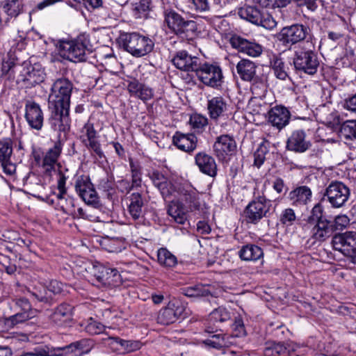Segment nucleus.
<instances>
[{
    "label": "nucleus",
    "instance_id": "1",
    "mask_svg": "<svg viewBox=\"0 0 356 356\" xmlns=\"http://www.w3.org/2000/svg\"><path fill=\"white\" fill-rule=\"evenodd\" d=\"M163 15V26L177 36L188 40L196 36L197 28L195 21L185 19L171 8H165Z\"/></svg>",
    "mask_w": 356,
    "mask_h": 356
},
{
    "label": "nucleus",
    "instance_id": "2",
    "mask_svg": "<svg viewBox=\"0 0 356 356\" xmlns=\"http://www.w3.org/2000/svg\"><path fill=\"white\" fill-rule=\"evenodd\" d=\"M63 143L58 140L51 147H49L45 152H43L42 157L37 152H34L35 161L40 165L44 176L67 178L60 171L61 165L58 162L63 150Z\"/></svg>",
    "mask_w": 356,
    "mask_h": 356
},
{
    "label": "nucleus",
    "instance_id": "3",
    "mask_svg": "<svg viewBox=\"0 0 356 356\" xmlns=\"http://www.w3.org/2000/svg\"><path fill=\"white\" fill-rule=\"evenodd\" d=\"M118 42L122 48L135 57L146 56L154 46L151 38L136 32L120 33Z\"/></svg>",
    "mask_w": 356,
    "mask_h": 356
},
{
    "label": "nucleus",
    "instance_id": "4",
    "mask_svg": "<svg viewBox=\"0 0 356 356\" xmlns=\"http://www.w3.org/2000/svg\"><path fill=\"white\" fill-rule=\"evenodd\" d=\"M91 49L89 35L82 33L72 40L62 41L60 44L61 55L66 59L76 63L86 59V52Z\"/></svg>",
    "mask_w": 356,
    "mask_h": 356
},
{
    "label": "nucleus",
    "instance_id": "5",
    "mask_svg": "<svg viewBox=\"0 0 356 356\" xmlns=\"http://www.w3.org/2000/svg\"><path fill=\"white\" fill-rule=\"evenodd\" d=\"M293 63L297 70L308 74H314L319 63L314 51L313 44L308 41L302 42L295 51Z\"/></svg>",
    "mask_w": 356,
    "mask_h": 356
},
{
    "label": "nucleus",
    "instance_id": "6",
    "mask_svg": "<svg viewBox=\"0 0 356 356\" xmlns=\"http://www.w3.org/2000/svg\"><path fill=\"white\" fill-rule=\"evenodd\" d=\"M73 84L67 79H56L51 88L49 107L70 108Z\"/></svg>",
    "mask_w": 356,
    "mask_h": 356
},
{
    "label": "nucleus",
    "instance_id": "7",
    "mask_svg": "<svg viewBox=\"0 0 356 356\" xmlns=\"http://www.w3.org/2000/svg\"><path fill=\"white\" fill-rule=\"evenodd\" d=\"M238 16L254 24L259 25L269 30L274 29L276 21L268 13H263L254 6H244L238 10Z\"/></svg>",
    "mask_w": 356,
    "mask_h": 356
},
{
    "label": "nucleus",
    "instance_id": "8",
    "mask_svg": "<svg viewBox=\"0 0 356 356\" xmlns=\"http://www.w3.org/2000/svg\"><path fill=\"white\" fill-rule=\"evenodd\" d=\"M309 33V27L300 24L282 29L277 34V40L286 47L303 42Z\"/></svg>",
    "mask_w": 356,
    "mask_h": 356
},
{
    "label": "nucleus",
    "instance_id": "9",
    "mask_svg": "<svg viewBox=\"0 0 356 356\" xmlns=\"http://www.w3.org/2000/svg\"><path fill=\"white\" fill-rule=\"evenodd\" d=\"M195 72L198 79L207 86L217 88L222 83V70L217 65L208 63H199Z\"/></svg>",
    "mask_w": 356,
    "mask_h": 356
},
{
    "label": "nucleus",
    "instance_id": "10",
    "mask_svg": "<svg viewBox=\"0 0 356 356\" xmlns=\"http://www.w3.org/2000/svg\"><path fill=\"white\" fill-rule=\"evenodd\" d=\"M350 196L349 188L341 181L332 182L325 189L323 198L334 208L342 207Z\"/></svg>",
    "mask_w": 356,
    "mask_h": 356
},
{
    "label": "nucleus",
    "instance_id": "11",
    "mask_svg": "<svg viewBox=\"0 0 356 356\" xmlns=\"http://www.w3.org/2000/svg\"><path fill=\"white\" fill-rule=\"evenodd\" d=\"M12 303L15 305L16 314L5 319V323L8 327H14L34 316L35 312L31 309L28 299L23 298L13 300Z\"/></svg>",
    "mask_w": 356,
    "mask_h": 356
},
{
    "label": "nucleus",
    "instance_id": "12",
    "mask_svg": "<svg viewBox=\"0 0 356 356\" xmlns=\"http://www.w3.org/2000/svg\"><path fill=\"white\" fill-rule=\"evenodd\" d=\"M79 139L89 150L94 152L100 158L103 156L98 132L95 129L94 124L90 120L81 129Z\"/></svg>",
    "mask_w": 356,
    "mask_h": 356
},
{
    "label": "nucleus",
    "instance_id": "13",
    "mask_svg": "<svg viewBox=\"0 0 356 356\" xmlns=\"http://www.w3.org/2000/svg\"><path fill=\"white\" fill-rule=\"evenodd\" d=\"M185 307L177 299H172L167 306L161 309L157 317V321L162 325H169L177 321L184 314Z\"/></svg>",
    "mask_w": 356,
    "mask_h": 356
},
{
    "label": "nucleus",
    "instance_id": "14",
    "mask_svg": "<svg viewBox=\"0 0 356 356\" xmlns=\"http://www.w3.org/2000/svg\"><path fill=\"white\" fill-rule=\"evenodd\" d=\"M269 211V205L263 197H259L249 203L244 211V216L248 223L257 224L266 216Z\"/></svg>",
    "mask_w": 356,
    "mask_h": 356
},
{
    "label": "nucleus",
    "instance_id": "15",
    "mask_svg": "<svg viewBox=\"0 0 356 356\" xmlns=\"http://www.w3.org/2000/svg\"><path fill=\"white\" fill-rule=\"evenodd\" d=\"M51 115L49 124L51 128L58 133H66L70 129V108L49 107Z\"/></svg>",
    "mask_w": 356,
    "mask_h": 356
},
{
    "label": "nucleus",
    "instance_id": "16",
    "mask_svg": "<svg viewBox=\"0 0 356 356\" xmlns=\"http://www.w3.org/2000/svg\"><path fill=\"white\" fill-rule=\"evenodd\" d=\"M236 149V143L229 135H221L216 138L213 145V151L219 160L227 161Z\"/></svg>",
    "mask_w": 356,
    "mask_h": 356
},
{
    "label": "nucleus",
    "instance_id": "17",
    "mask_svg": "<svg viewBox=\"0 0 356 356\" xmlns=\"http://www.w3.org/2000/svg\"><path fill=\"white\" fill-rule=\"evenodd\" d=\"M25 119L29 125L35 130H41L43 126L44 114L39 104L26 101L24 106Z\"/></svg>",
    "mask_w": 356,
    "mask_h": 356
},
{
    "label": "nucleus",
    "instance_id": "18",
    "mask_svg": "<svg viewBox=\"0 0 356 356\" xmlns=\"http://www.w3.org/2000/svg\"><path fill=\"white\" fill-rule=\"evenodd\" d=\"M13 154V141L10 138L0 140V163L6 176H12L16 170V166L10 161Z\"/></svg>",
    "mask_w": 356,
    "mask_h": 356
},
{
    "label": "nucleus",
    "instance_id": "19",
    "mask_svg": "<svg viewBox=\"0 0 356 356\" xmlns=\"http://www.w3.org/2000/svg\"><path fill=\"white\" fill-rule=\"evenodd\" d=\"M229 42L232 47L239 52L245 54L252 57H257L260 56L263 51L261 45L237 35L232 36L230 38Z\"/></svg>",
    "mask_w": 356,
    "mask_h": 356
},
{
    "label": "nucleus",
    "instance_id": "20",
    "mask_svg": "<svg viewBox=\"0 0 356 356\" xmlns=\"http://www.w3.org/2000/svg\"><path fill=\"white\" fill-rule=\"evenodd\" d=\"M290 118L291 113L284 106H275L268 112V122L279 130L289 124Z\"/></svg>",
    "mask_w": 356,
    "mask_h": 356
},
{
    "label": "nucleus",
    "instance_id": "21",
    "mask_svg": "<svg viewBox=\"0 0 356 356\" xmlns=\"http://www.w3.org/2000/svg\"><path fill=\"white\" fill-rule=\"evenodd\" d=\"M75 188L79 195L86 204H97L98 203L99 197L90 179H77Z\"/></svg>",
    "mask_w": 356,
    "mask_h": 356
},
{
    "label": "nucleus",
    "instance_id": "22",
    "mask_svg": "<svg viewBox=\"0 0 356 356\" xmlns=\"http://www.w3.org/2000/svg\"><path fill=\"white\" fill-rule=\"evenodd\" d=\"M95 346V341L91 339H82L71 343L70 344L58 348L57 351L59 353L55 354L57 356L65 355L68 353H78L79 355L88 353Z\"/></svg>",
    "mask_w": 356,
    "mask_h": 356
},
{
    "label": "nucleus",
    "instance_id": "23",
    "mask_svg": "<svg viewBox=\"0 0 356 356\" xmlns=\"http://www.w3.org/2000/svg\"><path fill=\"white\" fill-rule=\"evenodd\" d=\"M172 62L177 69L187 72H195L200 63L197 57L191 56L186 51L177 52Z\"/></svg>",
    "mask_w": 356,
    "mask_h": 356
},
{
    "label": "nucleus",
    "instance_id": "24",
    "mask_svg": "<svg viewBox=\"0 0 356 356\" xmlns=\"http://www.w3.org/2000/svg\"><path fill=\"white\" fill-rule=\"evenodd\" d=\"M310 146L311 143L306 139L305 132L302 130L293 131L286 141L287 149L296 152H305Z\"/></svg>",
    "mask_w": 356,
    "mask_h": 356
},
{
    "label": "nucleus",
    "instance_id": "25",
    "mask_svg": "<svg viewBox=\"0 0 356 356\" xmlns=\"http://www.w3.org/2000/svg\"><path fill=\"white\" fill-rule=\"evenodd\" d=\"M333 248L343 254L353 246H356V232H347L343 234H336L332 240Z\"/></svg>",
    "mask_w": 356,
    "mask_h": 356
},
{
    "label": "nucleus",
    "instance_id": "26",
    "mask_svg": "<svg viewBox=\"0 0 356 356\" xmlns=\"http://www.w3.org/2000/svg\"><path fill=\"white\" fill-rule=\"evenodd\" d=\"M127 90L131 96L138 98L144 102L154 97L153 89L137 79H132L129 81Z\"/></svg>",
    "mask_w": 356,
    "mask_h": 356
},
{
    "label": "nucleus",
    "instance_id": "27",
    "mask_svg": "<svg viewBox=\"0 0 356 356\" xmlns=\"http://www.w3.org/2000/svg\"><path fill=\"white\" fill-rule=\"evenodd\" d=\"M228 107L227 101L222 96L212 97L207 100V111L211 120H217L223 117Z\"/></svg>",
    "mask_w": 356,
    "mask_h": 356
},
{
    "label": "nucleus",
    "instance_id": "28",
    "mask_svg": "<svg viewBox=\"0 0 356 356\" xmlns=\"http://www.w3.org/2000/svg\"><path fill=\"white\" fill-rule=\"evenodd\" d=\"M179 193L183 196L182 201L185 204L187 211H193L200 209V202L199 200V195L191 186H189L186 183L182 187H179Z\"/></svg>",
    "mask_w": 356,
    "mask_h": 356
},
{
    "label": "nucleus",
    "instance_id": "29",
    "mask_svg": "<svg viewBox=\"0 0 356 356\" xmlns=\"http://www.w3.org/2000/svg\"><path fill=\"white\" fill-rule=\"evenodd\" d=\"M73 310L72 305L66 302L61 303L54 309L51 316V319L58 325H63L72 321Z\"/></svg>",
    "mask_w": 356,
    "mask_h": 356
},
{
    "label": "nucleus",
    "instance_id": "30",
    "mask_svg": "<svg viewBox=\"0 0 356 356\" xmlns=\"http://www.w3.org/2000/svg\"><path fill=\"white\" fill-rule=\"evenodd\" d=\"M334 232L335 230L331 220L327 219L316 222L312 230V238L321 242L331 237Z\"/></svg>",
    "mask_w": 356,
    "mask_h": 356
},
{
    "label": "nucleus",
    "instance_id": "31",
    "mask_svg": "<svg viewBox=\"0 0 356 356\" xmlns=\"http://www.w3.org/2000/svg\"><path fill=\"white\" fill-rule=\"evenodd\" d=\"M195 162L202 172L211 177L216 176L217 165L213 157L204 153H199L195 156Z\"/></svg>",
    "mask_w": 356,
    "mask_h": 356
},
{
    "label": "nucleus",
    "instance_id": "32",
    "mask_svg": "<svg viewBox=\"0 0 356 356\" xmlns=\"http://www.w3.org/2000/svg\"><path fill=\"white\" fill-rule=\"evenodd\" d=\"M22 81L30 86H35L43 81L44 76L43 71L38 66L28 65L23 67L21 72Z\"/></svg>",
    "mask_w": 356,
    "mask_h": 356
},
{
    "label": "nucleus",
    "instance_id": "33",
    "mask_svg": "<svg viewBox=\"0 0 356 356\" xmlns=\"http://www.w3.org/2000/svg\"><path fill=\"white\" fill-rule=\"evenodd\" d=\"M173 143L182 151L192 152L196 147L197 138L193 134H184L176 132L173 136Z\"/></svg>",
    "mask_w": 356,
    "mask_h": 356
},
{
    "label": "nucleus",
    "instance_id": "34",
    "mask_svg": "<svg viewBox=\"0 0 356 356\" xmlns=\"http://www.w3.org/2000/svg\"><path fill=\"white\" fill-rule=\"evenodd\" d=\"M257 66L252 61L241 60L236 65V70L241 79L245 81H252L256 75Z\"/></svg>",
    "mask_w": 356,
    "mask_h": 356
},
{
    "label": "nucleus",
    "instance_id": "35",
    "mask_svg": "<svg viewBox=\"0 0 356 356\" xmlns=\"http://www.w3.org/2000/svg\"><path fill=\"white\" fill-rule=\"evenodd\" d=\"M154 184L161 191L163 197L166 198L174 193H179V188L182 187L184 184L181 185L177 182V179H153Z\"/></svg>",
    "mask_w": 356,
    "mask_h": 356
},
{
    "label": "nucleus",
    "instance_id": "36",
    "mask_svg": "<svg viewBox=\"0 0 356 356\" xmlns=\"http://www.w3.org/2000/svg\"><path fill=\"white\" fill-rule=\"evenodd\" d=\"M318 120L326 126L334 129L340 124V117L335 111H330L323 107L317 113Z\"/></svg>",
    "mask_w": 356,
    "mask_h": 356
},
{
    "label": "nucleus",
    "instance_id": "37",
    "mask_svg": "<svg viewBox=\"0 0 356 356\" xmlns=\"http://www.w3.org/2000/svg\"><path fill=\"white\" fill-rule=\"evenodd\" d=\"M187 210L179 202L171 201L168 209V213L178 224H184L187 220Z\"/></svg>",
    "mask_w": 356,
    "mask_h": 356
},
{
    "label": "nucleus",
    "instance_id": "38",
    "mask_svg": "<svg viewBox=\"0 0 356 356\" xmlns=\"http://www.w3.org/2000/svg\"><path fill=\"white\" fill-rule=\"evenodd\" d=\"M262 249L253 244H248L241 248L238 252V255L244 261H256L263 257Z\"/></svg>",
    "mask_w": 356,
    "mask_h": 356
},
{
    "label": "nucleus",
    "instance_id": "39",
    "mask_svg": "<svg viewBox=\"0 0 356 356\" xmlns=\"http://www.w3.org/2000/svg\"><path fill=\"white\" fill-rule=\"evenodd\" d=\"M131 12L136 19L145 18L152 9V0H138L131 3Z\"/></svg>",
    "mask_w": 356,
    "mask_h": 356
},
{
    "label": "nucleus",
    "instance_id": "40",
    "mask_svg": "<svg viewBox=\"0 0 356 356\" xmlns=\"http://www.w3.org/2000/svg\"><path fill=\"white\" fill-rule=\"evenodd\" d=\"M92 273L97 280L102 283L108 282L112 277L119 276L117 269L109 268L103 266H93Z\"/></svg>",
    "mask_w": 356,
    "mask_h": 356
},
{
    "label": "nucleus",
    "instance_id": "41",
    "mask_svg": "<svg viewBox=\"0 0 356 356\" xmlns=\"http://www.w3.org/2000/svg\"><path fill=\"white\" fill-rule=\"evenodd\" d=\"M143 201L140 194L134 193L131 194L129 211L134 220L138 219L143 213Z\"/></svg>",
    "mask_w": 356,
    "mask_h": 356
},
{
    "label": "nucleus",
    "instance_id": "42",
    "mask_svg": "<svg viewBox=\"0 0 356 356\" xmlns=\"http://www.w3.org/2000/svg\"><path fill=\"white\" fill-rule=\"evenodd\" d=\"M270 65L276 78L284 81L289 77L288 67L281 58L273 57L270 60Z\"/></svg>",
    "mask_w": 356,
    "mask_h": 356
},
{
    "label": "nucleus",
    "instance_id": "43",
    "mask_svg": "<svg viewBox=\"0 0 356 356\" xmlns=\"http://www.w3.org/2000/svg\"><path fill=\"white\" fill-rule=\"evenodd\" d=\"M22 8V0H6L3 5V12L10 17H17Z\"/></svg>",
    "mask_w": 356,
    "mask_h": 356
},
{
    "label": "nucleus",
    "instance_id": "44",
    "mask_svg": "<svg viewBox=\"0 0 356 356\" xmlns=\"http://www.w3.org/2000/svg\"><path fill=\"white\" fill-rule=\"evenodd\" d=\"M312 195L310 189L307 186H300L289 193V197L294 202L306 204Z\"/></svg>",
    "mask_w": 356,
    "mask_h": 356
},
{
    "label": "nucleus",
    "instance_id": "45",
    "mask_svg": "<svg viewBox=\"0 0 356 356\" xmlns=\"http://www.w3.org/2000/svg\"><path fill=\"white\" fill-rule=\"evenodd\" d=\"M339 135L345 139L353 140L356 138V120H346L339 128Z\"/></svg>",
    "mask_w": 356,
    "mask_h": 356
},
{
    "label": "nucleus",
    "instance_id": "46",
    "mask_svg": "<svg viewBox=\"0 0 356 356\" xmlns=\"http://www.w3.org/2000/svg\"><path fill=\"white\" fill-rule=\"evenodd\" d=\"M184 294L188 297H206L211 294L209 285L196 284L184 289Z\"/></svg>",
    "mask_w": 356,
    "mask_h": 356
},
{
    "label": "nucleus",
    "instance_id": "47",
    "mask_svg": "<svg viewBox=\"0 0 356 356\" xmlns=\"http://www.w3.org/2000/svg\"><path fill=\"white\" fill-rule=\"evenodd\" d=\"M159 263L165 267H173L177 263V257L166 248H160L157 252Z\"/></svg>",
    "mask_w": 356,
    "mask_h": 356
},
{
    "label": "nucleus",
    "instance_id": "48",
    "mask_svg": "<svg viewBox=\"0 0 356 356\" xmlns=\"http://www.w3.org/2000/svg\"><path fill=\"white\" fill-rule=\"evenodd\" d=\"M230 313L224 307H219L213 310L209 316V320L211 323L215 324L216 323H222L230 319Z\"/></svg>",
    "mask_w": 356,
    "mask_h": 356
},
{
    "label": "nucleus",
    "instance_id": "49",
    "mask_svg": "<svg viewBox=\"0 0 356 356\" xmlns=\"http://www.w3.org/2000/svg\"><path fill=\"white\" fill-rule=\"evenodd\" d=\"M120 343V350L123 353H130L141 348L142 343L136 340H124L119 341Z\"/></svg>",
    "mask_w": 356,
    "mask_h": 356
},
{
    "label": "nucleus",
    "instance_id": "50",
    "mask_svg": "<svg viewBox=\"0 0 356 356\" xmlns=\"http://www.w3.org/2000/svg\"><path fill=\"white\" fill-rule=\"evenodd\" d=\"M268 145L267 142L261 143L254 154V165L257 168H259L266 159V155L268 153Z\"/></svg>",
    "mask_w": 356,
    "mask_h": 356
},
{
    "label": "nucleus",
    "instance_id": "51",
    "mask_svg": "<svg viewBox=\"0 0 356 356\" xmlns=\"http://www.w3.org/2000/svg\"><path fill=\"white\" fill-rule=\"evenodd\" d=\"M188 7L196 12L204 13L210 10L209 0H186Z\"/></svg>",
    "mask_w": 356,
    "mask_h": 356
},
{
    "label": "nucleus",
    "instance_id": "52",
    "mask_svg": "<svg viewBox=\"0 0 356 356\" xmlns=\"http://www.w3.org/2000/svg\"><path fill=\"white\" fill-rule=\"evenodd\" d=\"M29 291L39 302H47L51 299V296L49 293L47 288L45 286H41L39 289L34 288L33 291Z\"/></svg>",
    "mask_w": 356,
    "mask_h": 356
},
{
    "label": "nucleus",
    "instance_id": "53",
    "mask_svg": "<svg viewBox=\"0 0 356 356\" xmlns=\"http://www.w3.org/2000/svg\"><path fill=\"white\" fill-rule=\"evenodd\" d=\"M189 122L193 129L199 131L207 125L208 120L202 115L194 114L191 116Z\"/></svg>",
    "mask_w": 356,
    "mask_h": 356
},
{
    "label": "nucleus",
    "instance_id": "54",
    "mask_svg": "<svg viewBox=\"0 0 356 356\" xmlns=\"http://www.w3.org/2000/svg\"><path fill=\"white\" fill-rule=\"evenodd\" d=\"M204 343L209 347L220 349L226 345L223 335L214 334L204 341Z\"/></svg>",
    "mask_w": 356,
    "mask_h": 356
},
{
    "label": "nucleus",
    "instance_id": "55",
    "mask_svg": "<svg viewBox=\"0 0 356 356\" xmlns=\"http://www.w3.org/2000/svg\"><path fill=\"white\" fill-rule=\"evenodd\" d=\"M104 330V326L101 323L93 320L92 318L86 326V330L90 334H99Z\"/></svg>",
    "mask_w": 356,
    "mask_h": 356
},
{
    "label": "nucleus",
    "instance_id": "56",
    "mask_svg": "<svg viewBox=\"0 0 356 356\" xmlns=\"http://www.w3.org/2000/svg\"><path fill=\"white\" fill-rule=\"evenodd\" d=\"M323 207L320 204H316L312 210L311 216L308 218V222L314 224L323 220L325 218H323Z\"/></svg>",
    "mask_w": 356,
    "mask_h": 356
},
{
    "label": "nucleus",
    "instance_id": "57",
    "mask_svg": "<svg viewBox=\"0 0 356 356\" xmlns=\"http://www.w3.org/2000/svg\"><path fill=\"white\" fill-rule=\"evenodd\" d=\"M333 227L336 231L342 230L346 227L350 222V219L346 215L337 216L334 220H331Z\"/></svg>",
    "mask_w": 356,
    "mask_h": 356
},
{
    "label": "nucleus",
    "instance_id": "58",
    "mask_svg": "<svg viewBox=\"0 0 356 356\" xmlns=\"http://www.w3.org/2000/svg\"><path fill=\"white\" fill-rule=\"evenodd\" d=\"M275 346L278 356H290L291 352L295 350L290 343H275Z\"/></svg>",
    "mask_w": 356,
    "mask_h": 356
},
{
    "label": "nucleus",
    "instance_id": "59",
    "mask_svg": "<svg viewBox=\"0 0 356 356\" xmlns=\"http://www.w3.org/2000/svg\"><path fill=\"white\" fill-rule=\"evenodd\" d=\"M232 330L234 332V335L237 337H243L246 334L243 321L240 316L235 318L232 324Z\"/></svg>",
    "mask_w": 356,
    "mask_h": 356
},
{
    "label": "nucleus",
    "instance_id": "60",
    "mask_svg": "<svg viewBox=\"0 0 356 356\" xmlns=\"http://www.w3.org/2000/svg\"><path fill=\"white\" fill-rule=\"evenodd\" d=\"M141 179H131V183L129 179H120L117 182V188L122 193H129L133 188L134 184H137Z\"/></svg>",
    "mask_w": 356,
    "mask_h": 356
},
{
    "label": "nucleus",
    "instance_id": "61",
    "mask_svg": "<svg viewBox=\"0 0 356 356\" xmlns=\"http://www.w3.org/2000/svg\"><path fill=\"white\" fill-rule=\"evenodd\" d=\"M296 216L295 212L291 209H286L282 211L280 217L282 223L286 225H291L296 220Z\"/></svg>",
    "mask_w": 356,
    "mask_h": 356
},
{
    "label": "nucleus",
    "instance_id": "62",
    "mask_svg": "<svg viewBox=\"0 0 356 356\" xmlns=\"http://www.w3.org/2000/svg\"><path fill=\"white\" fill-rule=\"evenodd\" d=\"M66 191L65 179H58L56 187L53 191V193L56 195L58 200H62Z\"/></svg>",
    "mask_w": 356,
    "mask_h": 356
},
{
    "label": "nucleus",
    "instance_id": "63",
    "mask_svg": "<svg viewBox=\"0 0 356 356\" xmlns=\"http://www.w3.org/2000/svg\"><path fill=\"white\" fill-rule=\"evenodd\" d=\"M124 248V243L121 239H111L109 241L108 251L112 252H121Z\"/></svg>",
    "mask_w": 356,
    "mask_h": 356
},
{
    "label": "nucleus",
    "instance_id": "64",
    "mask_svg": "<svg viewBox=\"0 0 356 356\" xmlns=\"http://www.w3.org/2000/svg\"><path fill=\"white\" fill-rule=\"evenodd\" d=\"M343 108L356 114V93L344 101Z\"/></svg>",
    "mask_w": 356,
    "mask_h": 356
}]
</instances>
